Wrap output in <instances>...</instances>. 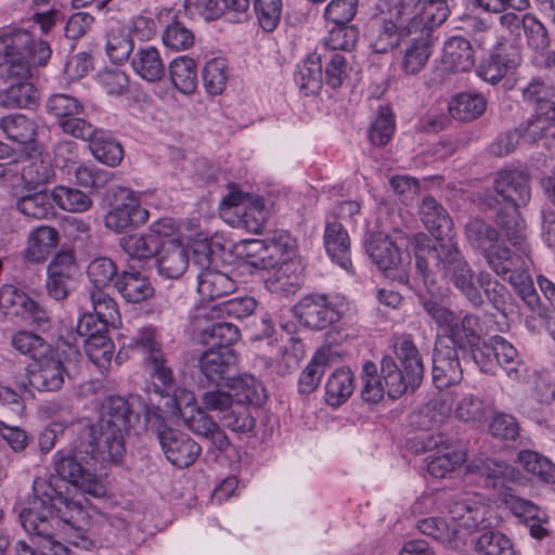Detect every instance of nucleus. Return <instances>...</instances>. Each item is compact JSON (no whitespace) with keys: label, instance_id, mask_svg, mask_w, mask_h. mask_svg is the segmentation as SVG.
Masks as SVG:
<instances>
[{"label":"nucleus","instance_id":"f257e3e1","mask_svg":"<svg viewBox=\"0 0 555 555\" xmlns=\"http://www.w3.org/2000/svg\"><path fill=\"white\" fill-rule=\"evenodd\" d=\"M420 215L435 237L431 244H417L415 250V266L424 283H434L439 275L450 281L473 306H481L483 299L475 285V273L460 250L453 222L446 208L428 195L422 201Z\"/></svg>","mask_w":555,"mask_h":555},{"label":"nucleus","instance_id":"f03ea898","mask_svg":"<svg viewBox=\"0 0 555 555\" xmlns=\"http://www.w3.org/2000/svg\"><path fill=\"white\" fill-rule=\"evenodd\" d=\"M34 496L18 514L22 528L41 555H67L68 548L55 539L56 529L81 537L87 515L81 502H66L51 483L34 480Z\"/></svg>","mask_w":555,"mask_h":555},{"label":"nucleus","instance_id":"7ed1b4c3","mask_svg":"<svg viewBox=\"0 0 555 555\" xmlns=\"http://www.w3.org/2000/svg\"><path fill=\"white\" fill-rule=\"evenodd\" d=\"M81 444L72 450H59L53 454V474L49 478H36L37 481L51 483L57 496L66 502H81L77 491L94 498L106 494V487L96 476V463L86 455Z\"/></svg>","mask_w":555,"mask_h":555},{"label":"nucleus","instance_id":"20e7f679","mask_svg":"<svg viewBox=\"0 0 555 555\" xmlns=\"http://www.w3.org/2000/svg\"><path fill=\"white\" fill-rule=\"evenodd\" d=\"M451 521L429 517L417 522L418 530L444 546L457 550L466 543L467 535L487 526L489 508L469 499H456L448 506Z\"/></svg>","mask_w":555,"mask_h":555},{"label":"nucleus","instance_id":"39448f33","mask_svg":"<svg viewBox=\"0 0 555 555\" xmlns=\"http://www.w3.org/2000/svg\"><path fill=\"white\" fill-rule=\"evenodd\" d=\"M52 50L47 41L36 40L27 30L0 36V66L9 65L7 75L25 76L28 67L48 63Z\"/></svg>","mask_w":555,"mask_h":555},{"label":"nucleus","instance_id":"423d86ee","mask_svg":"<svg viewBox=\"0 0 555 555\" xmlns=\"http://www.w3.org/2000/svg\"><path fill=\"white\" fill-rule=\"evenodd\" d=\"M418 304L424 312L450 339L454 346H465L476 339V330L480 327V318L474 313H466L463 317L457 315L443 298L436 296L420 295Z\"/></svg>","mask_w":555,"mask_h":555},{"label":"nucleus","instance_id":"0eeeda50","mask_svg":"<svg viewBox=\"0 0 555 555\" xmlns=\"http://www.w3.org/2000/svg\"><path fill=\"white\" fill-rule=\"evenodd\" d=\"M160 410V405L156 410L147 408L145 420L147 425L154 428L165 457L178 469L192 466L201 455L202 447L188 434L168 427Z\"/></svg>","mask_w":555,"mask_h":555},{"label":"nucleus","instance_id":"6e6552de","mask_svg":"<svg viewBox=\"0 0 555 555\" xmlns=\"http://www.w3.org/2000/svg\"><path fill=\"white\" fill-rule=\"evenodd\" d=\"M78 343L61 339L56 349L37 361V369L28 371V383L39 391H57L62 388L66 364L78 363L81 359Z\"/></svg>","mask_w":555,"mask_h":555},{"label":"nucleus","instance_id":"1a4fd4ad","mask_svg":"<svg viewBox=\"0 0 555 555\" xmlns=\"http://www.w3.org/2000/svg\"><path fill=\"white\" fill-rule=\"evenodd\" d=\"M126 430L96 422L89 426L80 444L86 450V455H89L94 463L101 466L118 464L126 453Z\"/></svg>","mask_w":555,"mask_h":555},{"label":"nucleus","instance_id":"9d476101","mask_svg":"<svg viewBox=\"0 0 555 555\" xmlns=\"http://www.w3.org/2000/svg\"><path fill=\"white\" fill-rule=\"evenodd\" d=\"M201 404L207 411L216 412L219 421L233 433L248 434L256 427V417L246 408L235 405L232 391L215 388L201 396Z\"/></svg>","mask_w":555,"mask_h":555},{"label":"nucleus","instance_id":"9b49d317","mask_svg":"<svg viewBox=\"0 0 555 555\" xmlns=\"http://www.w3.org/2000/svg\"><path fill=\"white\" fill-rule=\"evenodd\" d=\"M0 310L13 322H24L38 330L50 327V315L43 307L14 285L0 288Z\"/></svg>","mask_w":555,"mask_h":555},{"label":"nucleus","instance_id":"f8f14e48","mask_svg":"<svg viewBox=\"0 0 555 555\" xmlns=\"http://www.w3.org/2000/svg\"><path fill=\"white\" fill-rule=\"evenodd\" d=\"M517 246V250L498 246L495 249L485 251L488 267L509 284H524L532 264L529 247L522 242Z\"/></svg>","mask_w":555,"mask_h":555},{"label":"nucleus","instance_id":"ddd939ff","mask_svg":"<svg viewBox=\"0 0 555 555\" xmlns=\"http://www.w3.org/2000/svg\"><path fill=\"white\" fill-rule=\"evenodd\" d=\"M46 111L56 118L66 134L78 139L90 137L93 132V125L80 117L85 106L77 98L65 93L52 94L46 102Z\"/></svg>","mask_w":555,"mask_h":555},{"label":"nucleus","instance_id":"4468645a","mask_svg":"<svg viewBox=\"0 0 555 555\" xmlns=\"http://www.w3.org/2000/svg\"><path fill=\"white\" fill-rule=\"evenodd\" d=\"M163 412L177 416L180 415L184 425L195 435L205 437L212 428H216V422L207 414V410L197 405L195 396L188 389L178 390L176 397L164 402Z\"/></svg>","mask_w":555,"mask_h":555},{"label":"nucleus","instance_id":"2eb2a0df","mask_svg":"<svg viewBox=\"0 0 555 555\" xmlns=\"http://www.w3.org/2000/svg\"><path fill=\"white\" fill-rule=\"evenodd\" d=\"M193 261L202 268L197 274V292L203 299L214 300L235 291L236 282L231 276L210 269L212 260L207 245H202V249H194Z\"/></svg>","mask_w":555,"mask_h":555},{"label":"nucleus","instance_id":"dca6fc26","mask_svg":"<svg viewBox=\"0 0 555 555\" xmlns=\"http://www.w3.org/2000/svg\"><path fill=\"white\" fill-rule=\"evenodd\" d=\"M295 310L300 322L311 330H324L340 318L336 306L322 294L304 297L296 305Z\"/></svg>","mask_w":555,"mask_h":555},{"label":"nucleus","instance_id":"f3484780","mask_svg":"<svg viewBox=\"0 0 555 555\" xmlns=\"http://www.w3.org/2000/svg\"><path fill=\"white\" fill-rule=\"evenodd\" d=\"M493 189L515 208L525 207L531 198L529 176L520 170H502L493 180Z\"/></svg>","mask_w":555,"mask_h":555},{"label":"nucleus","instance_id":"a211bd4d","mask_svg":"<svg viewBox=\"0 0 555 555\" xmlns=\"http://www.w3.org/2000/svg\"><path fill=\"white\" fill-rule=\"evenodd\" d=\"M393 20L385 16H374L366 28V38L375 53H387L400 44V41L410 36Z\"/></svg>","mask_w":555,"mask_h":555},{"label":"nucleus","instance_id":"6ab92c4d","mask_svg":"<svg viewBox=\"0 0 555 555\" xmlns=\"http://www.w3.org/2000/svg\"><path fill=\"white\" fill-rule=\"evenodd\" d=\"M456 346L436 347L433 353V382L439 389L459 384L463 378V370Z\"/></svg>","mask_w":555,"mask_h":555},{"label":"nucleus","instance_id":"aec40b11","mask_svg":"<svg viewBox=\"0 0 555 555\" xmlns=\"http://www.w3.org/2000/svg\"><path fill=\"white\" fill-rule=\"evenodd\" d=\"M149 211L142 207L138 198L128 193L125 201L107 212L105 227L115 232H121L130 227H138L149 220Z\"/></svg>","mask_w":555,"mask_h":555},{"label":"nucleus","instance_id":"412c9836","mask_svg":"<svg viewBox=\"0 0 555 555\" xmlns=\"http://www.w3.org/2000/svg\"><path fill=\"white\" fill-rule=\"evenodd\" d=\"M392 349L399 367L406 374L408 380L422 384L424 377L423 357L411 335H400L393 338Z\"/></svg>","mask_w":555,"mask_h":555},{"label":"nucleus","instance_id":"4be33fe9","mask_svg":"<svg viewBox=\"0 0 555 555\" xmlns=\"http://www.w3.org/2000/svg\"><path fill=\"white\" fill-rule=\"evenodd\" d=\"M293 240L287 233H275L271 238L263 240L261 250L256 260L254 268L260 270H270L279 267L280 272L284 264H287L289 251L293 249Z\"/></svg>","mask_w":555,"mask_h":555},{"label":"nucleus","instance_id":"5701e85b","mask_svg":"<svg viewBox=\"0 0 555 555\" xmlns=\"http://www.w3.org/2000/svg\"><path fill=\"white\" fill-rule=\"evenodd\" d=\"M76 272L72 256L56 255L48 266L47 292L55 300L67 297L73 276Z\"/></svg>","mask_w":555,"mask_h":555},{"label":"nucleus","instance_id":"b1692460","mask_svg":"<svg viewBox=\"0 0 555 555\" xmlns=\"http://www.w3.org/2000/svg\"><path fill=\"white\" fill-rule=\"evenodd\" d=\"M13 79L10 86L0 91V106L5 108H31L39 100V92L28 81L29 72L21 77L20 75H8Z\"/></svg>","mask_w":555,"mask_h":555},{"label":"nucleus","instance_id":"393cba45","mask_svg":"<svg viewBox=\"0 0 555 555\" xmlns=\"http://www.w3.org/2000/svg\"><path fill=\"white\" fill-rule=\"evenodd\" d=\"M324 246L333 262L346 271H350V238L344 225L336 221H327L324 231Z\"/></svg>","mask_w":555,"mask_h":555},{"label":"nucleus","instance_id":"a878e982","mask_svg":"<svg viewBox=\"0 0 555 555\" xmlns=\"http://www.w3.org/2000/svg\"><path fill=\"white\" fill-rule=\"evenodd\" d=\"M189 263L190 255L185 246L175 240L162 243L157 259L160 275L168 279H179L188 269Z\"/></svg>","mask_w":555,"mask_h":555},{"label":"nucleus","instance_id":"bb28decb","mask_svg":"<svg viewBox=\"0 0 555 555\" xmlns=\"http://www.w3.org/2000/svg\"><path fill=\"white\" fill-rule=\"evenodd\" d=\"M228 388L232 391L235 405L246 408H258L267 400V393L262 384L251 375H240L230 378L227 383Z\"/></svg>","mask_w":555,"mask_h":555},{"label":"nucleus","instance_id":"cd10ccee","mask_svg":"<svg viewBox=\"0 0 555 555\" xmlns=\"http://www.w3.org/2000/svg\"><path fill=\"white\" fill-rule=\"evenodd\" d=\"M502 501L521 522L529 526L533 538L541 539L546 535V530L542 527L545 514L538 505L508 492L503 494Z\"/></svg>","mask_w":555,"mask_h":555},{"label":"nucleus","instance_id":"c85d7f7f","mask_svg":"<svg viewBox=\"0 0 555 555\" xmlns=\"http://www.w3.org/2000/svg\"><path fill=\"white\" fill-rule=\"evenodd\" d=\"M134 418H138V414L133 412L128 399L108 396L101 403L98 422L128 431Z\"/></svg>","mask_w":555,"mask_h":555},{"label":"nucleus","instance_id":"c756f323","mask_svg":"<svg viewBox=\"0 0 555 555\" xmlns=\"http://www.w3.org/2000/svg\"><path fill=\"white\" fill-rule=\"evenodd\" d=\"M143 364L150 376L157 380V383H153L152 391L164 399L165 402L176 397L178 390L184 389L183 387L177 386L173 371L168 364V360L165 358L164 353L160 354V357H154Z\"/></svg>","mask_w":555,"mask_h":555},{"label":"nucleus","instance_id":"7c9ffc66","mask_svg":"<svg viewBox=\"0 0 555 555\" xmlns=\"http://www.w3.org/2000/svg\"><path fill=\"white\" fill-rule=\"evenodd\" d=\"M294 80L305 95L319 93L323 86V80H325L323 77L321 52L319 50L309 54L297 65Z\"/></svg>","mask_w":555,"mask_h":555},{"label":"nucleus","instance_id":"2f4dec72","mask_svg":"<svg viewBox=\"0 0 555 555\" xmlns=\"http://www.w3.org/2000/svg\"><path fill=\"white\" fill-rule=\"evenodd\" d=\"M89 142L93 156L101 163L109 166H118L124 158V149L108 132L93 126L90 137L80 138Z\"/></svg>","mask_w":555,"mask_h":555},{"label":"nucleus","instance_id":"473e14b6","mask_svg":"<svg viewBox=\"0 0 555 555\" xmlns=\"http://www.w3.org/2000/svg\"><path fill=\"white\" fill-rule=\"evenodd\" d=\"M443 64L454 72H469L475 66L472 43L462 36L450 37L443 46Z\"/></svg>","mask_w":555,"mask_h":555},{"label":"nucleus","instance_id":"72a5a7b5","mask_svg":"<svg viewBox=\"0 0 555 555\" xmlns=\"http://www.w3.org/2000/svg\"><path fill=\"white\" fill-rule=\"evenodd\" d=\"M366 251L376 266L387 272L401 263V251L395 242L382 233L371 235Z\"/></svg>","mask_w":555,"mask_h":555},{"label":"nucleus","instance_id":"f704fd0d","mask_svg":"<svg viewBox=\"0 0 555 555\" xmlns=\"http://www.w3.org/2000/svg\"><path fill=\"white\" fill-rule=\"evenodd\" d=\"M114 285L126 301L133 304L146 300L154 293L149 279L139 271H122Z\"/></svg>","mask_w":555,"mask_h":555},{"label":"nucleus","instance_id":"c9c22d12","mask_svg":"<svg viewBox=\"0 0 555 555\" xmlns=\"http://www.w3.org/2000/svg\"><path fill=\"white\" fill-rule=\"evenodd\" d=\"M131 67L138 76L150 82L159 81L165 76L160 53L152 46L141 47L133 53Z\"/></svg>","mask_w":555,"mask_h":555},{"label":"nucleus","instance_id":"e433bc0d","mask_svg":"<svg viewBox=\"0 0 555 555\" xmlns=\"http://www.w3.org/2000/svg\"><path fill=\"white\" fill-rule=\"evenodd\" d=\"M234 362L232 349L209 347L198 359L199 370L208 382L218 385L224 378L229 366Z\"/></svg>","mask_w":555,"mask_h":555},{"label":"nucleus","instance_id":"4c0bfd02","mask_svg":"<svg viewBox=\"0 0 555 555\" xmlns=\"http://www.w3.org/2000/svg\"><path fill=\"white\" fill-rule=\"evenodd\" d=\"M380 374L386 393L391 399L400 398L409 389L415 390L421 385L408 380L405 372L399 367L390 356L383 357L380 361Z\"/></svg>","mask_w":555,"mask_h":555},{"label":"nucleus","instance_id":"58836bf2","mask_svg":"<svg viewBox=\"0 0 555 555\" xmlns=\"http://www.w3.org/2000/svg\"><path fill=\"white\" fill-rule=\"evenodd\" d=\"M492 341L494 343L495 365L502 367L509 379L521 380L525 375V364L516 348L500 335H493Z\"/></svg>","mask_w":555,"mask_h":555},{"label":"nucleus","instance_id":"ea45409f","mask_svg":"<svg viewBox=\"0 0 555 555\" xmlns=\"http://www.w3.org/2000/svg\"><path fill=\"white\" fill-rule=\"evenodd\" d=\"M520 63L517 53H496L485 59L478 65L476 72L483 81L495 85L501 81L509 70L516 68Z\"/></svg>","mask_w":555,"mask_h":555},{"label":"nucleus","instance_id":"a19ab883","mask_svg":"<svg viewBox=\"0 0 555 555\" xmlns=\"http://www.w3.org/2000/svg\"><path fill=\"white\" fill-rule=\"evenodd\" d=\"M467 470L483 477L486 487L491 488L503 485V480L512 473L511 467L505 462L486 456H478L469 461Z\"/></svg>","mask_w":555,"mask_h":555},{"label":"nucleus","instance_id":"79ce46f5","mask_svg":"<svg viewBox=\"0 0 555 555\" xmlns=\"http://www.w3.org/2000/svg\"><path fill=\"white\" fill-rule=\"evenodd\" d=\"M354 390V376L350 369H337L325 385V400L332 406H339L347 401Z\"/></svg>","mask_w":555,"mask_h":555},{"label":"nucleus","instance_id":"37998d69","mask_svg":"<svg viewBox=\"0 0 555 555\" xmlns=\"http://www.w3.org/2000/svg\"><path fill=\"white\" fill-rule=\"evenodd\" d=\"M465 237L468 244L481 253L485 258V251L495 249L500 238L499 231L490 223L480 218L469 220L465 227Z\"/></svg>","mask_w":555,"mask_h":555},{"label":"nucleus","instance_id":"c03bdc74","mask_svg":"<svg viewBox=\"0 0 555 555\" xmlns=\"http://www.w3.org/2000/svg\"><path fill=\"white\" fill-rule=\"evenodd\" d=\"M431 55L430 34L420 33L405 49L402 60V70L408 75L420 73Z\"/></svg>","mask_w":555,"mask_h":555},{"label":"nucleus","instance_id":"a18cd8bd","mask_svg":"<svg viewBox=\"0 0 555 555\" xmlns=\"http://www.w3.org/2000/svg\"><path fill=\"white\" fill-rule=\"evenodd\" d=\"M487 107V101L479 93L463 92L454 95L449 103V112L455 119L470 121L480 117Z\"/></svg>","mask_w":555,"mask_h":555},{"label":"nucleus","instance_id":"49530a36","mask_svg":"<svg viewBox=\"0 0 555 555\" xmlns=\"http://www.w3.org/2000/svg\"><path fill=\"white\" fill-rule=\"evenodd\" d=\"M172 85L183 94H192L197 89V70L193 59L179 56L169 64Z\"/></svg>","mask_w":555,"mask_h":555},{"label":"nucleus","instance_id":"de8ad7c7","mask_svg":"<svg viewBox=\"0 0 555 555\" xmlns=\"http://www.w3.org/2000/svg\"><path fill=\"white\" fill-rule=\"evenodd\" d=\"M162 241L154 234L133 233L119 238V246L132 259H150L158 254Z\"/></svg>","mask_w":555,"mask_h":555},{"label":"nucleus","instance_id":"09e8293b","mask_svg":"<svg viewBox=\"0 0 555 555\" xmlns=\"http://www.w3.org/2000/svg\"><path fill=\"white\" fill-rule=\"evenodd\" d=\"M0 128L7 138L25 145L35 141L37 125L23 114H12L0 119Z\"/></svg>","mask_w":555,"mask_h":555},{"label":"nucleus","instance_id":"8fccbe9b","mask_svg":"<svg viewBox=\"0 0 555 555\" xmlns=\"http://www.w3.org/2000/svg\"><path fill=\"white\" fill-rule=\"evenodd\" d=\"M473 544L477 555H516L512 539L499 530L482 532Z\"/></svg>","mask_w":555,"mask_h":555},{"label":"nucleus","instance_id":"3c124183","mask_svg":"<svg viewBox=\"0 0 555 555\" xmlns=\"http://www.w3.org/2000/svg\"><path fill=\"white\" fill-rule=\"evenodd\" d=\"M420 0H398L388 11V17L410 35L421 31Z\"/></svg>","mask_w":555,"mask_h":555},{"label":"nucleus","instance_id":"603ef678","mask_svg":"<svg viewBox=\"0 0 555 555\" xmlns=\"http://www.w3.org/2000/svg\"><path fill=\"white\" fill-rule=\"evenodd\" d=\"M238 327L232 323L219 321L202 331L203 344L216 349H232L231 346L240 339Z\"/></svg>","mask_w":555,"mask_h":555},{"label":"nucleus","instance_id":"864d4df0","mask_svg":"<svg viewBox=\"0 0 555 555\" xmlns=\"http://www.w3.org/2000/svg\"><path fill=\"white\" fill-rule=\"evenodd\" d=\"M325 82L333 89L339 88L349 76V63L343 52L320 51Z\"/></svg>","mask_w":555,"mask_h":555},{"label":"nucleus","instance_id":"5fc2aeb1","mask_svg":"<svg viewBox=\"0 0 555 555\" xmlns=\"http://www.w3.org/2000/svg\"><path fill=\"white\" fill-rule=\"evenodd\" d=\"M53 203L62 210L81 214L88 211L92 207L91 197L85 192L65 185H57L52 191Z\"/></svg>","mask_w":555,"mask_h":555},{"label":"nucleus","instance_id":"6e6d98bb","mask_svg":"<svg viewBox=\"0 0 555 555\" xmlns=\"http://www.w3.org/2000/svg\"><path fill=\"white\" fill-rule=\"evenodd\" d=\"M240 201L241 198L238 195L229 194L222 199V205L235 207L236 214L242 216V222L249 231H261L266 218L263 199L257 197L249 208L241 207Z\"/></svg>","mask_w":555,"mask_h":555},{"label":"nucleus","instance_id":"4d7b16f0","mask_svg":"<svg viewBox=\"0 0 555 555\" xmlns=\"http://www.w3.org/2000/svg\"><path fill=\"white\" fill-rule=\"evenodd\" d=\"M16 209L33 219H44L53 214L52 192L43 191L24 195L16 199Z\"/></svg>","mask_w":555,"mask_h":555},{"label":"nucleus","instance_id":"13d9d810","mask_svg":"<svg viewBox=\"0 0 555 555\" xmlns=\"http://www.w3.org/2000/svg\"><path fill=\"white\" fill-rule=\"evenodd\" d=\"M535 116L522 126V140L527 143H541L552 153L555 128L550 126L546 115L535 112Z\"/></svg>","mask_w":555,"mask_h":555},{"label":"nucleus","instance_id":"bf43d9fd","mask_svg":"<svg viewBox=\"0 0 555 555\" xmlns=\"http://www.w3.org/2000/svg\"><path fill=\"white\" fill-rule=\"evenodd\" d=\"M85 352L101 373H106L112 364L115 350L113 341L107 335H98L83 340Z\"/></svg>","mask_w":555,"mask_h":555},{"label":"nucleus","instance_id":"052dcab7","mask_svg":"<svg viewBox=\"0 0 555 555\" xmlns=\"http://www.w3.org/2000/svg\"><path fill=\"white\" fill-rule=\"evenodd\" d=\"M67 176H73L77 185L95 190L105 188L113 179L112 172L87 163H78Z\"/></svg>","mask_w":555,"mask_h":555},{"label":"nucleus","instance_id":"680f3d73","mask_svg":"<svg viewBox=\"0 0 555 555\" xmlns=\"http://www.w3.org/2000/svg\"><path fill=\"white\" fill-rule=\"evenodd\" d=\"M517 461L532 476L545 482H555V465L544 455L535 451L522 450L517 454Z\"/></svg>","mask_w":555,"mask_h":555},{"label":"nucleus","instance_id":"e2e57ef3","mask_svg":"<svg viewBox=\"0 0 555 555\" xmlns=\"http://www.w3.org/2000/svg\"><path fill=\"white\" fill-rule=\"evenodd\" d=\"M454 417L464 423L480 422L485 417V403L470 392L455 390Z\"/></svg>","mask_w":555,"mask_h":555},{"label":"nucleus","instance_id":"0e129e2a","mask_svg":"<svg viewBox=\"0 0 555 555\" xmlns=\"http://www.w3.org/2000/svg\"><path fill=\"white\" fill-rule=\"evenodd\" d=\"M21 176L24 183L29 188H37L50 182L54 176V169L49 159L41 156L26 158L23 162Z\"/></svg>","mask_w":555,"mask_h":555},{"label":"nucleus","instance_id":"69168bd1","mask_svg":"<svg viewBox=\"0 0 555 555\" xmlns=\"http://www.w3.org/2000/svg\"><path fill=\"white\" fill-rule=\"evenodd\" d=\"M396 129V120L388 106H379L376 117L369 128V140L375 146L386 145L392 138Z\"/></svg>","mask_w":555,"mask_h":555},{"label":"nucleus","instance_id":"338daca9","mask_svg":"<svg viewBox=\"0 0 555 555\" xmlns=\"http://www.w3.org/2000/svg\"><path fill=\"white\" fill-rule=\"evenodd\" d=\"M12 347L20 353L38 361L52 349L39 335L28 331H18L11 338Z\"/></svg>","mask_w":555,"mask_h":555},{"label":"nucleus","instance_id":"774afa93","mask_svg":"<svg viewBox=\"0 0 555 555\" xmlns=\"http://www.w3.org/2000/svg\"><path fill=\"white\" fill-rule=\"evenodd\" d=\"M130 347L142 356L143 363L163 354V343L155 327L140 328L132 337Z\"/></svg>","mask_w":555,"mask_h":555}]
</instances>
